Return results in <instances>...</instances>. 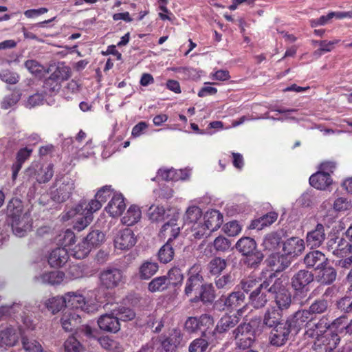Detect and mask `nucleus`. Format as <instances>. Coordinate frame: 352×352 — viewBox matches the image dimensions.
<instances>
[{
	"mask_svg": "<svg viewBox=\"0 0 352 352\" xmlns=\"http://www.w3.org/2000/svg\"><path fill=\"white\" fill-rule=\"evenodd\" d=\"M177 220L178 214H175L162 227L161 232H164V234L168 233L170 236L158 252V258L161 263H168L173 258L174 250L171 242L179 235L180 232V228L177 223Z\"/></svg>",
	"mask_w": 352,
	"mask_h": 352,
	"instance_id": "f03ea898",
	"label": "nucleus"
},
{
	"mask_svg": "<svg viewBox=\"0 0 352 352\" xmlns=\"http://www.w3.org/2000/svg\"><path fill=\"white\" fill-rule=\"evenodd\" d=\"M230 245V241L223 236H219L213 242L214 248L217 252H226L229 250Z\"/></svg>",
	"mask_w": 352,
	"mask_h": 352,
	"instance_id": "338daca9",
	"label": "nucleus"
},
{
	"mask_svg": "<svg viewBox=\"0 0 352 352\" xmlns=\"http://www.w3.org/2000/svg\"><path fill=\"white\" fill-rule=\"evenodd\" d=\"M19 75L9 69H4L0 72V79L10 85L16 84L19 80Z\"/></svg>",
	"mask_w": 352,
	"mask_h": 352,
	"instance_id": "0e129e2a",
	"label": "nucleus"
},
{
	"mask_svg": "<svg viewBox=\"0 0 352 352\" xmlns=\"http://www.w3.org/2000/svg\"><path fill=\"white\" fill-rule=\"evenodd\" d=\"M267 294L265 284L260 283L258 288L251 292L249 296L250 303L256 309L265 307L268 301Z\"/></svg>",
	"mask_w": 352,
	"mask_h": 352,
	"instance_id": "a211bd4d",
	"label": "nucleus"
},
{
	"mask_svg": "<svg viewBox=\"0 0 352 352\" xmlns=\"http://www.w3.org/2000/svg\"><path fill=\"white\" fill-rule=\"evenodd\" d=\"M77 214H79L80 217H78L74 228L78 231H80L91 223L93 220V216L82 212L77 213L76 215Z\"/></svg>",
	"mask_w": 352,
	"mask_h": 352,
	"instance_id": "680f3d73",
	"label": "nucleus"
},
{
	"mask_svg": "<svg viewBox=\"0 0 352 352\" xmlns=\"http://www.w3.org/2000/svg\"><path fill=\"white\" fill-rule=\"evenodd\" d=\"M242 313V309H239L237 314H225L223 316L215 327V331L219 333L227 332L234 327L240 321L239 316Z\"/></svg>",
	"mask_w": 352,
	"mask_h": 352,
	"instance_id": "6ab92c4d",
	"label": "nucleus"
},
{
	"mask_svg": "<svg viewBox=\"0 0 352 352\" xmlns=\"http://www.w3.org/2000/svg\"><path fill=\"white\" fill-rule=\"evenodd\" d=\"M201 217L202 211L198 206H190L186 210L184 216V221L186 225H189L192 227V226L199 223Z\"/></svg>",
	"mask_w": 352,
	"mask_h": 352,
	"instance_id": "4c0bfd02",
	"label": "nucleus"
},
{
	"mask_svg": "<svg viewBox=\"0 0 352 352\" xmlns=\"http://www.w3.org/2000/svg\"><path fill=\"white\" fill-rule=\"evenodd\" d=\"M45 305L49 311L55 314L67 306V296L65 295L50 298L46 300Z\"/></svg>",
	"mask_w": 352,
	"mask_h": 352,
	"instance_id": "a19ab883",
	"label": "nucleus"
},
{
	"mask_svg": "<svg viewBox=\"0 0 352 352\" xmlns=\"http://www.w3.org/2000/svg\"><path fill=\"white\" fill-rule=\"evenodd\" d=\"M91 248L89 243L84 240L79 243L75 248L72 249L73 255L78 259H82L85 258L90 252Z\"/></svg>",
	"mask_w": 352,
	"mask_h": 352,
	"instance_id": "864d4df0",
	"label": "nucleus"
},
{
	"mask_svg": "<svg viewBox=\"0 0 352 352\" xmlns=\"http://www.w3.org/2000/svg\"><path fill=\"white\" fill-rule=\"evenodd\" d=\"M329 308V302L324 298L316 299L309 306L308 311L312 316L326 313Z\"/></svg>",
	"mask_w": 352,
	"mask_h": 352,
	"instance_id": "ea45409f",
	"label": "nucleus"
},
{
	"mask_svg": "<svg viewBox=\"0 0 352 352\" xmlns=\"http://www.w3.org/2000/svg\"><path fill=\"white\" fill-rule=\"evenodd\" d=\"M208 347V342L203 338L193 340L188 348L189 352H205Z\"/></svg>",
	"mask_w": 352,
	"mask_h": 352,
	"instance_id": "774afa93",
	"label": "nucleus"
},
{
	"mask_svg": "<svg viewBox=\"0 0 352 352\" xmlns=\"http://www.w3.org/2000/svg\"><path fill=\"white\" fill-rule=\"evenodd\" d=\"M113 242L116 248L125 250L134 246L137 239L131 229L125 228L118 231L114 236Z\"/></svg>",
	"mask_w": 352,
	"mask_h": 352,
	"instance_id": "4468645a",
	"label": "nucleus"
},
{
	"mask_svg": "<svg viewBox=\"0 0 352 352\" xmlns=\"http://www.w3.org/2000/svg\"><path fill=\"white\" fill-rule=\"evenodd\" d=\"M85 239L92 248L100 246L104 241L105 235L99 230H94L87 234Z\"/></svg>",
	"mask_w": 352,
	"mask_h": 352,
	"instance_id": "3c124183",
	"label": "nucleus"
},
{
	"mask_svg": "<svg viewBox=\"0 0 352 352\" xmlns=\"http://www.w3.org/2000/svg\"><path fill=\"white\" fill-rule=\"evenodd\" d=\"M204 223L210 232L216 231L223 223V215L217 210H211L204 215Z\"/></svg>",
	"mask_w": 352,
	"mask_h": 352,
	"instance_id": "cd10ccee",
	"label": "nucleus"
},
{
	"mask_svg": "<svg viewBox=\"0 0 352 352\" xmlns=\"http://www.w3.org/2000/svg\"><path fill=\"white\" fill-rule=\"evenodd\" d=\"M327 248L334 255L340 256L350 250L351 245L343 236L333 235L327 241Z\"/></svg>",
	"mask_w": 352,
	"mask_h": 352,
	"instance_id": "f3484780",
	"label": "nucleus"
},
{
	"mask_svg": "<svg viewBox=\"0 0 352 352\" xmlns=\"http://www.w3.org/2000/svg\"><path fill=\"white\" fill-rule=\"evenodd\" d=\"M337 320L338 319L331 322L327 316H323L318 319H316V316H311V320L307 326L305 335L309 338L319 340L320 337L325 333L331 325L336 324Z\"/></svg>",
	"mask_w": 352,
	"mask_h": 352,
	"instance_id": "6e6552de",
	"label": "nucleus"
},
{
	"mask_svg": "<svg viewBox=\"0 0 352 352\" xmlns=\"http://www.w3.org/2000/svg\"><path fill=\"white\" fill-rule=\"evenodd\" d=\"M60 322L65 331H72L80 323V316L74 310H68L63 314Z\"/></svg>",
	"mask_w": 352,
	"mask_h": 352,
	"instance_id": "bb28decb",
	"label": "nucleus"
},
{
	"mask_svg": "<svg viewBox=\"0 0 352 352\" xmlns=\"http://www.w3.org/2000/svg\"><path fill=\"white\" fill-rule=\"evenodd\" d=\"M294 331L287 322H283L272 328L270 333V342L276 346H282L289 340L292 332Z\"/></svg>",
	"mask_w": 352,
	"mask_h": 352,
	"instance_id": "9d476101",
	"label": "nucleus"
},
{
	"mask_svg": "<svg viewBox=\"0 0 352 352\" xmlns=\"http://www.w3.org/2000/svg\"><path fill=\"white\" fill-rule=\"evenodd\" d=\"M214 318L209 314H201L200 316L188 317L184 324V329L188 333L201 331L202 336L206 335V331L213 327Z\"/></svg>",
	"mask_w": 352,
	"mask_h": 352,
	"instance_id": "0eeeda50",
	"label": "nucleus"
},
{
	"mask_svg": "<svg viewBox=\"0 0 352 352\" xmlns=\"http://www.w3.org/2000/svg\"><path fill=\"white\" fill-rule=\"evenodd\" d=\"M256 321L252 320L249 322L241 323L232 331V335L234 339L245 338L249 337H255V331L254 326L256 324Z\"/></svg>",
	"mask_w": 352,
	"mask_h": 352,
	"instance_id": "c756f323",
	"label": "nucleus"
},
{
	"mask_svg": "<svg viewBox=\"0 0 352 352\" xmlns=\"http://www.w3.org/2000/svg\"><path fill=\"white\" fill-rule=\"evenodd\" d=\"M21 96V93L19 90L15 89L12 91V94L4 97L1 107L3 109H8L14 104H16L18 101L20 100Z\"/></svg>",
	"mask_w": 352,
	"mask_h": 352,
	"instance_id": "052dcab7",
	"label": "nucleus"
},
{
	"mask_svg": "<svg viewBox=\"0 0 352 352\" xmlns=\"http://www.w3.org/2000/svg\"><path fill=\"white\" fill-rule=\"evenodd\" d=\"M21 342L23 348L28 352H41L43 349L41 344L32 338L22 336Z\"/></svg>",
	"mask_w": 352,
	"mask_h": 352,
	"instance_id": "4d7b16f0",
	"label": "nucleus"
},
{
	"mask_svg": "<svg viewBox=\"0 0 352 352\" xmlns=\"http://www.w3.org/2000/svg\"><path fill=\"white\" fill-rule=\"evenodd\" d=\"M227 267V261L221 257L212 258L207 265V269L212 275H219Z\"/></svg>",
	"mask_w": 352,
	"mask_h": 352,
	"instance_id": "79ce46f5",
	"label": "nucleus"
},
{
	"mask_svg": "<svg viewBox=\"0 0 352 352\" xmlns=\"http://www.w3.org/2000/svg\"><path fill=\"white\" fill-rule=\"evenodd\" d=\"M124 272L119 268L108 267L99 274V284L102 288L113 289L124 282Z\"/></svg>",
	"mask_w": 352,
	"mask_h": 352,
	"instance_id": "39448f33",
	"label": "nucleus"
},
{
	"mask_svg": "<svg viewBox=\"0 0 352 352\" xmlns=\"http://www.w3.org/2000/svg\"><path fill=\"white\" fill-rule=\"evenodd\" d=\"M245 300V295L243 292H232L225 298L223 304L228 309H234L242 305Z\"/></svg>",
	"mask_w": 352,
	"mask_h": 352,
	"instance_id": "473e14b6",
	"label": "nucleus"
},
{
	"mask_svg": "<svg viewBox=\"0 0 352 352\" xmlns=\"http://www.w3.org/2000/svg\"><path fill=\"white\" fill-rule=\"evenodd\" d=\"M70 77V70L68 67L59 65L52 72L50 75L43 81V92L46 95L54 96L62 87V84Z\"/></svg>",
	"mask_w": 352,
	"mask_h": 352,
	"instance_id": "20e7f679",
	"label": "nucleus"
},
{
	"mask_svg": "<svg viewBox=\"0 0 352 352\" xmlns=\"http://www.w3.org/2000/svg\"><path fill=\"white\" fill-rule=\"evenodd\" d=\"M65 352H80L82 346L79 341L74 336H69L64 344Z\"/></svg>",
	"mask_w": 352,
	"mask_h": 352,
	"instance_id": "69168bd1",
	"label": "nucleus"
},
{
	"mask_svg": "<svg viewBox=\"0 0 352 352\" xmlns=\"http://www.w3.org/2000/svg\"><path fill=\"white\" fill-rule=\"evenodd\" d=\"M19 336L14 328L8 327L0 332V342L1 344L12 346L18 342Z\"/></svg>",
	"mask_w": 352,
	"mask_h": 352,
	"instance_id": "e433bc0d",
	"label": "nucleus"
},
{
	"mask_svg": "<svg viewBox=\"0 0 352 352\" xmlns=\"http://www.w3.org/2000/svg\"><path fill=\"white\" fill-rule=\"evenodd\" d=\"M158 268V265L156 263L149 261L143 263L139 269L140 278L143 280L149 279L157 272Z\"/></svg>",
	"mask_w": 352,
	"mask_h": 352,
	"instance_id": "a18cd8bd",
	"label": "nucleus"
},
{
	"mask_svg": "<svg viewBox=\"0 0 352 352\" xmlns=\"http://www.w3.org/2000/svg\"><path fill=\"white\" fill-rule=\"evenodd\" d=\"M65 274L61 271H52L43 273L34 277L36 283L52 286L58 285L64 280Z\"/></svg>",
	"mask_w": 352,
	"mask_h": 352,
	"instance_id": "5701e85b",
	"label": "nucleus"
},
{
	"mask_svg": "<svg viewBox=\"0 0 352 352\" xmlns=\"http://www.w3.org/2000/svg\"><path fill=\"white\" fill-rule=\"evenodd\" d=\"M182 337L180 333L175 331L162 342V346L166 352H175L179 346Z\"/></svg>",
	"mask_w": 352,
	"mask_h": 352,
	"instance_id": "c9c22d12",
	"label": "nucleus"
},
{
	"mask_svg": "<svg viewBox=\"0 0 352 352\" xmlns=\"http://www.w3.org/2000/svg\"><path fill=\"white\" fill-rule=\"evenodd\" d=\"M320 273L318 276V281H320L323 285H331L333 283L337 277L336 270L333 267L327 265H324V266L320 269H319Z\"/></svg>",
	"mask_w": 352,
	"mask_h": 352,
	"instance_id": "f704fd0d",
	"label": "nucleus"
},
{
	"mask_svg": "<svg viewBox=\"0 0 352 352\" xmlns=\"http://www.w3.org/2000/svg\"><path fill=\"white\" fill-rule=\"evenodd\" d=\"M303 261L307 268H312L315 270H318L324 265L329 264L328 258L324 254L319 250L311 251L306 254Z\"/></svg>",
	"mask_w": 352,
	"mask_h": 352,
	"instance_id": "dca6fc26",
	"label": "nucleus"
},
{
	"mask_svg": "<svg viewBox=\"0 0 352 352\" xmlns=\"http://www.w3.org/2000/svg\"><path fill=\"white\" fill-rule=\"evenodd\" d=\"M102 206V204L96 197L94 199H91L88 204H87L85 200H81L75 208L68 210L63 217V219L67 220L81 212L93 216V213L100 209Z\"/></svg>",
	"mask_w": 352,
	"mask_h": 352,
	"instance_id": "f8f14e48",
	"label": "nucleus"
},
{
	"mask_svg": "<svg viewBox=\"0 0 352 352\" xmlns=\"http://www.w3.org/2000/svg\"><path fill=\"white\" fill-rule=\"evenodd\" d=\"M55 185L58 188L52 192V199L57 203L67 201L75 188L74 181L68 177H62L60 180L56 179Z\"/></svg>",
	"mask_w": 352,
	"mask_h": 352,
	"instance_id": "1a4fd4ad",
	"label": "nucleus"
},
{
	"mask_svg": "<svg viewBox=\"0 0 352 352\" xmlns=\"http://www.w3.org/2000/svg\"><path fill=\"white\" fill-rule=\"evenodd\" d=\"M262 282L255 278L253 277H248L246 278H243L240 282L241 288L243 289V293H248L253 291L254 289L258 288L259 284Z\"/></svg>",
	"mask_w": 352,
	"mask_h": 352,
	"instance_id": "bf43d9fd",
	"label": "nucleus"
},
{
	"mask_svg": "<svg viewBox=\"0 0 352 352\" xmlns=\"http://www.w3.org/2000/svg\"><path fill=\"white\" fill-rule=\"evenodd\" d=\"M165 209L163 206L152 205L148 210V216L152 221H160L164 219Z\"/></svg>",
	"mask_w": 352,
	"mask_h": 352,
	"instance_id": "6e6d98bb",
	"label": "nucleus"
},
{
	"mask_svg": "<svg viewBox=\"0 0 352 352\" xmlns=\"http://www.w3.org/2000/svg\"><path fill=\"white\" fill-rule=\"evenodd\" d=\"M236 250L245 256V263L251 268H256L263 259V254L257 249L254 239L242 237L236 243Z\"/></svg>",
	"mask_w": 352,
	"mask_h": 352,
	"instance_id": "7ed1b4c3",
	"label": "nucleus"
},
{
	"mask_svg": "<svg viewBox=\"0 0 352 352\" xmlns=\"http://www.w3.org/2000/svg\"><path fill=\"white\" fill-rule=\"evenodd\" d=\"M201 268L199 265H193L189 270L188 278L186 283L184 294L187 296L192 294H197L203 285L204 278L201 274Z\"/></svg>",
	"mask_w": 352,
	"mask_h": 352,
	"instance_id": "9b49d317",
	"label": "nucleus"
},
{
	"mask_svg": "<svg viewBox=\"0 0 352 352\" xmlns=\"http://www.w3.org/2000/svg\"><path fill=\"white\" fill-rule=\"evenodd\" d=\"M215 298V291L213 285L210 284H203L197 294L195 295L190 301L198 302L201 301L203 303H211Z\"/></svg>",
	"mask_w": 352,
	"mask_h": 352,
	"instance_id": "393cba45",
	"label": "nucleus"
},
{
	"mask_svg": "<svg viewBox=\"0 0 352 352\" xmlns=\"http://www.w3.org/2000/svg\"><path fill=\"white\" fill-rule=\"evenodd\" d=\"M166 278H168V285H172L174 286H177L179 284H181L183 279L184 275L182 272V270L179 267H173L171 268L166 275Z\"/></svg>",
	"mask_w": 352,
	"mask_h": 352,
	"instance_id": "13d9d810",
	"label": "nucleus"
},
{
	"mask_svg": "<svg viewBox=\"0 0 352 352\" xmlns=\"http://www.w3.org/2000/svg\"><path fill=\"white\" fill-rule=\"evenodd\" d=\"M263 324L265 327L272 329L276 326L283 323L282 314L275 307L267 309L263 316Z\"/></svg>",
	"mask_w": 352,
	"mask_h": 352,
	"instance_id": "2f4dec72",
	"label": "nucleus"
},
{
	"mask_svg": "<svg viewBox=\"0 0 352 352\" xmlns=\"http://www.w3.org/2000/svg\"><path fill=\"white\" fill-rule=\"evenodd\" d=\"M336 308L344 314L352 313V297L344 296L336 301Z\"/></svg>",
	"mask_w": 352,
	"mask_h": 352,
	"instance_id": "e2e57ef3",
	"label": "nucleus"
},
{
	"mask_svg": "<svg viewBox=\"0 0 352 352\" xmlns=\"http://www.w3.org/2000/svg\"><path fill=\"white\" fill-rule=\"evenodd\" d=\"M214 284L218 289L228 290L234 285V279L230 274L217 276L214 279Z\"/></svg>",
	"mask_w": 352,
	"mask_h": 352,
	"instance_id": "603ef678",
	"label": "nucleus"
},
{
	"mask_svg": "<svg viewBox=\"0 0 352 352\" xmlns=\"http://www.w3.org/2000/svg\"><path fill=\"white\" fill-rule=\"evenodd\" d=\"M142 217L140 208L135 205L131 206L122 217V223L127 226H131L138 223Z\"/></svg>",
	"mask_w": 352,
	"mask_h": 352,
	"instance_id": "72a5a7b5",
	"label": "nucleus"
},
{
	"mask_svg": "<svg viewBox=\"0 0 352 352\" xmlns=\"http://www.w3.org/2000/svg\"><path fill=\"white\" fill-rule=\"evenodd\" d=\"M32 219L30 212L11 219V226L14 234L19 237L23 236L32 228Z\"/></svg>",
	"mask_w": 352,
	"mask_h": 352,
	"instance_id": "2eb2a0df",
	"label": "nucleus"
},
{
	"mask_svg": "<svg viewBox=\"0 0 352 352\" xmlns=\"http://www.w3.org/2000/svg\"><path fill=\"white\" fill-rule=\"evenodd\" d=\"M53 175V164H50L43 166L38 162H34L25 170L23 184L18 190H21L29 186L34 185L36 182L47 183L52 179Z\"/></svg>",
	"mask_w": 352,
	"mask_h": 352,
	"instance_id": "f257e3e1",
	"label": "nucleus"
},
{
	"mask_svg": "<svg viewBox=\"0 0 352 352\" xmlns=\"http://www.w3.org/2000/svg\"><path fill=\"white\" fill-rule=\"evenodd\" d=\"M112 314L116 315L118 321H129L135 318V311L129 308L124 306H120L112 310Z\"/></svg>",
	"mask_w": 352,
	"mask_h": 352,
	"instance_id": "09e8293b",
	"label": "nucleus"
},
{
	"mask_svg": "<svg viewBox=\"0 0 352 352\" xmlns=\"http://www.w3.org/2000/svg\"><path fill=\"white\" fill-rule=\"evenodd\" d=\"M262 283L265 284L267 292L274 295V296L280 294L283 289H287L283 285V281L279 278L274 279L273 274L263 280Z\"/></svg>",
	"mask_w": 352,
	"mask_h": 352,
	"instance_id": "58836bf2",
	"label": "nucleus"
},
{
	"mask_svg": "<svg viewBox=\"0 0 352 352\" xmlns=\"http://www.w3.org/2000/svg\"><path fill=\"white\" fill-rule=\"evenodd\" d=\"M305 250V242L298 237H291L283 243L284 253L292 257L298 256Z\"/></svg>",
	"mask_w": 352,
	"mask_h": 352,
	"instance_id": "412c9836",
	"label": "nucleus"
},
{
	"mask_svg": "<svg viewBox=\"0 0 352 352\" xmlns=\"http://www.w3.org/2000/svg\"><path fill=\"white\" fill-rule=\"evenodd\" d=\"M182 173V170H179L178 173L175 169H159L157 171L158 177H160L162 179L166 181H173L178 180L179 179H184L181 175Z\"/></svg>",
	"mask_w": 352,
	"mask_h": 352,
	"instance_id": "5fc2aeb1",
	"label": "nucleus"
},
{
	"mask_svg": "<svg viewBox=\"0 0 352 352\" xmlns=\"http://www.w3.org/2000/svg\"><path fill=\"white\" fill-rule=\"evenodd\" d=\"M325 238L324 226L322 223H318L314 230L307 232L306 241L307 245L311 248H318L324 242Z\"/></svg>",
	"mask_w": 352,
	"mask_h": 352,
	"instance_id": "4be33fe9",
	"label": "nucleus"
},
{
	"mask_svg": "<svg viewBox=\"0 0 352 352\" xmlns=\"http://www.w3.org/2000/svg\"><path fill=\"white\" fill-rule=\"evenodd\" d=\"M168 278L166 276H161L153 278L148 285V289L151 292H162L168 289Z\"/></svg>",
	"mask_w": 352,
	"mask_h": 352,
	"instance_id": "de8ad7c7",
	"label": "nucleus"
},
{
	"mask_svg": "<svg viewBox=\"0 0 352 352\" xmlns=\"http://www.w3.org/2000/svg\"><path fill=\"white\" fill-rule=\"evenodd\" d=\"M274 298L278 306L277 309L280 311L289 309L292 305V296L287 289H283L280 294L275 296Z\"/></svg>",
	"mask_w": 352,
	"mask_h": 352,
	"instance_id": "49530a36",
	"label": "nucleus"
},
{
	"mask_svg": "<svg viewBox=\"0 0 352 352\" xmlns=\"http://www.w3.org/2000/svg\"><path fill=\"white\" fill-rule=\"evenodd\" d=\"M311 315L307 309L296 311L286 320L295 334L298 333L302 327H305L311 320Z\"/></svg>",
	"mask_w": 352,
	"mask_h": 352,
	"instance_id": "ddd939ff",
	"label": "nucleus"
},
{
	"mask_svg": "<svg viewBox=\"0 0 352 352\" xmlns=\"http://www.w3.org/2000/svg\"><path fill=\"white\" fill-rule=\"evenodd\" d=\"M332 183L331 176L322 171H318L309 177V184L316 189L324 190Z\"/></svg>",
	"mask_w": 352,
	"mask_h": 352,
	"instance_id": "7c9ffc66",
	"label": "nucleus"
},
{
	"mask_svg": "<svg viewBox=\"0 0 352 352\" xmlns=\"http://www.w3.org/2000/svg\"><path fill=\"white\" fill-rule=\"evenodd\" d=\"M125 208L123 196L121 194H116L113 195L105 210L111 217H118L122 214Z\"/></svg>",
	"mask_w": 352,
	"mask_h": 352,
	"instance_id": "a878e982",
	"label": "nucleus"
},
{
	"mask_svg": "<svg viewBox=\"0 0 352 352\" xmlns=\"http://www.w3.org/2000/svg\"><path fill=\"white\" fill-rule=\"evenodd\" d=\"M25 67L34 76H41L45 73H50L52 70L45 67L36 60L30 59L24 63Z\"/></svg>",
	"mask_w": 352,
	"mask_h": 352,
	"instance_id": "c03bdc74",
	"label": "nucleus"
},
{
	"mask_svg": "<svg viewBox=\"0 0 352 352\" xmlns=\"http://www.w3.org/2000/svg\"><path fill=\"white\" fill-rule=\"evenodd\" d=\"M281 241V236L278 233L272 232L265 237L263 246L266 250L274 251L278 248Z\"/></svg>",
	"mask_w": 352,
	"mask_h": 352,
	"instance_id": "8fccbe9b",
	"label": "nucleus"
},
{
	"mask_svg": "<svg viewBox=\"0 0 352 352\" xmlns=\"http://www.w3.org/2000/svg\"><path fill=\"white\" fill-rule=\"evenodd\" d=\"M32 150L27 147L21 148L16 153V162L12 166V179L15 180L23 163L30 157Z\"/></svg>",
	"mask_w": 352,
	"mask_h": 352,
	"instance_id": "c85d7f7f",
	"label": "nucleus"
},
{
	"mask_svg": "<svg viewBox=\"0 0 352 352\" xmlns=\"http://www.w3.org/2000/svg\"><path fill=\"white\" fill-rule=\"evenodd\" d=\"M314 280V274L308 270H300L291 278V287L294 290V300H296L298 294L307 293L309 290L308 286Z\"/></svg>",
	"mask_w": 352,
	"mask_h": 352,
	"instance_id": "423d86ee",
	"label": "nucleus"
},
{
	"mask_svg": "<svg viewBox=\"0 0 352 352\" xmlns=\"http://www.w3.org/2000/svg\"><path fill=\"white\" fill-rule=\"evenodd\" d=\"M98 324L100 329L105 332L116 333L120 329V324L116 315L105 314L102 315L98 320Z\"/></svg>",
	"mask_w": 352,
	"mask_h": 352,
	"instance_id": "aec40b11",
	"label": "nucleus"
},
{
	"mask_svg": "<svg viewBox=\"0 0 352 352\" xmlns=\"http://www.w3.org/2000/svg\"><path fill=\"white\" fill-rule=\"evenodd\" d=\"M23 203L21 199L18 198H12L8 204L7 214L10 219L16 218L22 215L23 213Z\"/></svg>",
	"mask_w": 352,
	"mask_h": 352,
	"instance_id": "37998d69",
	"label": "nucleus"
},
{
	"mask_svg": "<svg viewBox=\"0 0 352 352\" xmlns=\"http://www.w3.org/2000/svg\"><path fill=\"white\" fill-rule=\"evenodd\" d=\"M69 259V254L65 248L54 249L48 256V263L52 267L63 266Z\"/></svg>",
	"mask_w": 352,
	"mask_h": 352,
	"instance_id": "b1692460",
	"label": "nucleus"
}]
</instances>
